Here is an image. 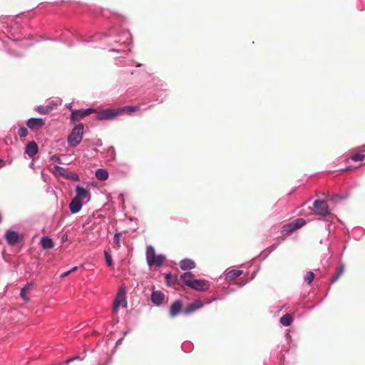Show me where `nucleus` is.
<instances>
[{"mask_svg":"<svg viewBox=\"0 0 365 365\" xmlns=\"http://www.w3.org/2000/svg\"><path fill=\"white\" fill-rule=\"evenodd\" d=\"M5 238L7 243L10 245H16L22 240V237L17 232L11 230H8L6 232Z\"/></svg>","mask_w":365,"mask_h":365,"instance_id":"nucleus-9","label":"nucleus"},{"mask_svg":"<svg viewBox=\"0 0 365 365\" xmlns=\"http://www.w3.org/2000/svg\"><path fill=\"white\" fill-rule=\"evenodd\" d=\"M51 110H52V108L51 107L44 106H40L36 108V110L39 114H43V115L49 113L51 111Z\"/></svg>","mask_w":365,"mask_h":365,"instance_id":"nucleus-25","label":"nucleus"},{"mask_svg":"<svg viewBox=\"0 0 365 365\" xmlns=\"http://www.w3.org/2000/svg\"><path fill=\"white\" fill-rule=\"evenodd\" d=\"M120 342V340H118V341L115 343V346Z\"/></svg>","mask_w":365,"mask_h":365,"instance_id":"nucleus-39","label":"nucleus"},{"mask_svg":"<svg viewBox=\"0 0 365 365\" xmlns=\"http://www.w3.org/2000/svg\"><path fill=\"white\" fill-rule=\"evenodd\" d=\"M365 158V155L364 154H355L351 157V160L354 161H362Z\"/></svg>","mask_w":365,"mask_h":365,"instance_id":"nucleus-29","label":"nucleus"},{"mask_svg":"<svg viewBox=\"0 0 365 365\" xmlns=\"http://www.w3.org/2000/svg\"><path fill=\"white\" fill-rule=\"evenodd\" d=\"M182 303L180 300L174 302L170 307L169 314L171 317L178 315L182 310Z\"/></svg>","mask_w":365,"mask_h":365,"instance_id":"nucleus-11","label":"nucleus"},{"mask_svg":"<svg viewBox=\"0 0 365 365\" xmlns=\"http://www.w3.org/2000/svg\"><path fill=\"white\" fill-rule=\"evenodd\" d=\"M51 160L53 161V162H58V163H60V159L58 156H56V155H53L51 157Z\"/></svg>","mask_w":365,"mask_h":365,"instance_id":"nucleus-31","label":"nucleus"},{"mask_svg":"<svg viewBox=\"0 0 365 365\" xmlns=\"http://www.w3.org/2000/svg\"><path fill=\"white\" fill-rule=\"evenodd\" d=\"M146 260L149 266L160 267L163 264L165 257L163 255H155L154 248L150 245L146 249Z\"/></svg>","mask_w":365,"mask_h":365,"instance_id":"nucleus-3","label":"nucleus"},{"mask_svg":"<svg viewBox=\"0 0 365 365\" xmlns=\"http://www.w3.org/2000/svg\"><path fill=\"white\" fill-rule=\"evenodd\" d=\"M93 112L94 110L92 108L73 110L71 115V118L73 121H78L81 119L83 118L84 117L89 115L91 113Z\"/></svg>","mask_w":365,"mask_h":365,"instance_id":"nucleus-8","label":"nucleus"},{"mask_svg":"<svg viewBox=\"0 0 365 365\" xmlns=\"http://www.w3.org/2000/svg\"><path fill=\"white\" fill-rule=\"evenodd\" d=\"M126 287L123 284L119 288L115 295V309L118 307L125 308L127 307Z\"/></svg>","mask_w":365,"mask_h":365,"instance_id":"nucleus-5","label":"nucleus"},{"mask_svg":"<svg viewBox=\"0 0 365 365\" xmlns=\"http://www.w3.org/2000/svg\"><path fill=\"white\" fill-rule=\"evenodd\" d=\"M140 110V107L138 106H126L122 108H115V117L118 115H121L124 114H130L131 113H134Z\"/></svg>","mask_w":365,"mask_h":365,"instance_id":"nucleus-10","label":"nucleus"},{"mask_svg":"<svg viewBox=\"0 0 365 365\" xmlns=\"http://www.w3.org/2000/svg\"><path fill=\"white\" fill-rule=\"evenodd\" d=\"M114 117V110L111 109H104L97 113L96 118L100 120L111 119Z\"/></svg>","mask_w":365,"mask_h":365,"instance_id":"nucleus-12","label":"nucleus"},{"mask_svg":"<svg viewBox=\"0 0 365 365\" xmlns=\"http://www.w3.org/2000/svg\"><path fill=\"white\" fill-rule=\"evenodd\" d=\"M314 273L313 272H308L306 277H304L305 282L310 284L314 279Z\"/></svg>","mask_w":365,"mask_h":365,"instance_id":"nucleus-27","label":"nucleus"},{"mask_svg":"<svg viewBox=\"0 0 365 365\" xmlns=\"http://www.w3.org/2000/svg\"><path fill=\"white\" fill-rule=\"evenodd\" d=\"M72 360H73L72 359H68V360L66 361V363H68V362L71 361Z\"/></svg>","mask_w":365,"mask_h":365,"instance_id":"nucleus-37","label":"nucleus"},{"mask_svg":"<svg viewBox=\"0 0 365 365\" xmlns=\"http://www.w3.org/2000/svg\"><path fill=\"white\" fill-rule=\"evenodd\" d=\"M81 207H82L81 201L80 200H78V198H75V197L71 200V202L69 205L70 210L73 214L78 212L81 210Z\"/></svg>","mask_w":365,"mask_h":365,"instance_id":"nucleus-16","label":"nucleus"},{"mask_svg":"<svg viewBox=\"0 0 365 365\" xmlns=\"http://www.w3.org/2000/svg\"><path fill=\"white\" fill-rule=\"evenodd\" d=\"M175 275H172L171 274H167L165 276V279L167 281H170V279H172Z\"/></svg>","mask_w":365,"mask_h":365,"instance_id":"nucleus-33","label":"nucleus"},{"mask_svg":"<svg viewBox=\"0 0 365 365\" xmlns=\"http://www.w3.org/2000/svg\"><path fill=\"white\" fill-rule=\"evenodd\" d=\"M183 281L187 287L198 291L204 292L209 289L210 284L208 281L204 279H195L191 272H185L180 277H175V282Z\"/></svg>","mask_w":365,"mask_h":365,"instance_id":"nucleus-1","label":"nucleus"},{"mask_svg":"<svg viewBox=\"0 0 365 365\" xmlns=\"http://www.w3.org/2000/svg\"><path fill=\"white\" fill-rule=\"evenodd\" d=\"M78 269V267H73L71 269H70L69 271L71 272V274L73 272H75L76 270Z\"/></svg>","mask_w":365,"mask_h":365,"instance_id":"nucleus-34","label":"nucleus"},{"mask_svg":"<svg viewBox=\"0 0 365 365\" xmlns=\"http://www.w3.org/2000/svg\"><path fill=\"white\" fill-rule=\"evenodd\" d=\"M292 321H293V319L291 317V315L289 314H286L280 318L281 324L286 327L291 325Z\"/></svg>","mask_w":365,"mask_h":365,"instance_id":"nucleus-22","label":"nucleus"},{"mask_svg":"<svg viewBox=\"0 0 365 365\" xmlns=\"http://www.w3.org/2000/svg\"><path fill=\"white\" fill-rule=\"evenodd\" d=\"M28 130L25 127H21L18 130V134L21 138H25L28 135Z\"/></svg>","mask_w":365,"mask_h":365,"instance_id":"nucleus-28","label":"nucleus"},{"mask_svg":"<svg viewBox=\"0 0 365 365\" xmlns=\"http://www.w3.org/2000/svg\"><path fill=\"white\" fill-rule=\"evenodd\" d=\"M314 211L319 215L327 216L329 214V209L326 201L317 200L313 205Z\"/></svg>","mask_w":365,"mask_h":365,"instance_id":"nucleus-6","label":"nucleus"},{"mask_svg":"<svg viewBox=\"0 0 365 365\" xmlns=\"http://www.w3.org/2000/svg\"><path fill=\"white\" fill-rule=\"evenodd\" d=\"M74 179L77 180L78 179V177L76 175V177H74Z\"/></svg>","mask_w":365,"mask_h":365,"instance_id":"nucleus-38","label":"nucleus"},{"mask_svg":"<svg viewBox=\"0 0 365 365\" xmlns=\"http://www.w3.org/2000/svg\"><path fill=\"white\" fill-rule=\"evenodd\" d=\"M105 258L108 266L110 267L113 264V257L111 250L108 249L104 251Z\"/></svg>","mask_w":365,"mask_h":365,"instance_id":"nucleus-23","label":"nucleus"},{"mask_svg":"<svg viewBox=\"0 0 365 365\" xmlns=\"http://www.w3.org/2000/svg\"><path fill=\"white\" fill-rule=\"evenodd\" d=\"M32 284H29L26 285L24 287L22 288L20 295L21 297L25 300L29 301V299L27 297L26 294L29 292V290L31 289Z\"/></svg>","mask_w":365,"mask_h":365,"instance_id":"nucleus-24","label":"nucleus"},{"mask_svg":"<svg viewBox=\"0 0 365 365\" xmlns=\"http://www.w3.org/2000/svg\"><path fill=\"white\" fill-rule=\"evenodd\" d=\"M306 224L303 218H297L290 223L286 224L282 227V232L285 235H289L294 230L302 227Z\"/></svg>","mask_w":365,"mask_h":365,"instance_id":"nucleus-4","label":"nucleus"},{"mask_svg":"<svg viewBox=\"0 0 365 365\" xmlns=\"http://www.w3.org/2000/svg\"><path fill=\"white\" fill-rule=\"evenodd\" d=\"M26 125L31 130H38L44 126L45 119L31 118L27 120Z\"/></svg>","mask_w":365,"mask_h":365,"instance_id":"nucleus-7","label":"nucleus"},{"mask_svg":"<svg viewBox=\"0 0 365 365\" xmlns=\"http://www.w3.org/2000/svg\"><path fill=\"white\" fill-rule=\"evenodd\" d=\"M41 245L43 249L50 250L54 247V243L48 237H43L41 240Z\"/></svg>","mask_w":365,"mask_h":365,"instance_id":"nucleus-19","label":"nucleus"},{"mask_svg":"<svg viewBox=\"0 0 365 365\" xmlns=\"http://www.w3.org/2000/svg\"><path fill=\"white\" fill-rule=\"evenodd\" d=\"M83 135V125L78 124L76 125L70 135L68 136V144L71 147L77 146L82 140Z\"/></svg>","mask_w":365,"mask_h":365,"instance_id":"nucleus-2","label":"nucleus"},{"mask_svg":"<svg viewBox=\"0 0 365 365\" xmlns=\"http://www.w3.org/2000/svg\"><path fill=\"white\" fill-rule=\"evenodd\" d=\"M70 274H71V272L68 270L67 272H65L62 273L61 274V278L66 277L68 276Z\"/></svg>","mask_w":365,"mask_h":365,"instance_id":"nucleus-32","label":"nucleus"},{"mask_svg":"<svg viewBox=\"0 0 365 365\" xmlns=\"http://www.w3.org/2000/svg\"><path fill=\"white\" fill-rule=\"evenodd\" d=\"M242 274V270L233 269L227 272L226 274V279L229 281L234 280L235 278L240 277Z\"/></svg>","mask_w":365,"mask_h":365,"instance_id":"nucleus-21","label":"nucleus"},{"mask_svg":"<svg viewBox=\"0 0 365 365\" xmlns=\"http://www.w3.org/2000/svg\"><path fill=\"white\" fill-rule=\"evenodd\" d=\"M3 163V160L0 159V163Z\"/></svg>","mask_w":365,"mask_h":365,"instance_id":"nucleus-40","label":"nucleus"},{"mask_svg":"<svg viewBox=\"0 0 365 365\" xmlns=\"http://www.w3.org/2000/svg\"><path fill=\"white\" fill-rule=\"evenodd\" d=\"M175 277H179L177 276V275H175L172 279H170V281H168V283L169 284H179V285H180L182 284H184L183 281L175 282Z\"/></svg>","mask_w":365,"mask_h":365,"instance_id":"nucleus-30","label":"nucleus"},{"mask_svg":"<svg viewBox=\"0 0 365 365\" xmlns=\"http://www.w3.org/2000/svg\"><path fill=\"white\" fill-rule=\"evenodd\" d=\"M203 303L200 300H195V302L188 304L185 309L184 312L185 314H190L195 310L202 307Z\"/></svg>","mask_w":365,"mask_h":365,"instance_id":"nucleus-14","label":"nucleus"},{"mask_svg":"<svg viewBox=\"0 0 365 365\" xmlns=\"http://www.w3.org/2000/svg\"><path fill=\"white\" fill-rule=\"evenodd\" d=\"M96 177L99 180H106L108 178V173L106 169L99 168L96 171Z\"/></svg>","mask_w":365,"mask_h":365,"instance_id":"nucleus-20","label":"nucleus"},{"mask_svg":"<svg viewBox=\"0 0 365 365\" xmlns=\"http://www.w3.org/2000/svg\"><path fill=\"white\" fill-rule=\"evenodd\" d=\"M195 262L190 259H184L180 262V267L182 270H190L195 268Z\"/></svg>","mask_w":365,"mask_h":365,"instance_id":"nucleus-17","label":"nucleus"},{"mask_svg":"<svg viewBox=\"0 0 365 365\" xmlns=\"http://www.w3.org/2000/svg\"><path fill=\"white\" fill-rule=\"evenodd\" d=\"M118 235L115 234V245L118 243Z\"/></svg>","mask_w":365,"mask_h":365,"instance_id":"nucleus-35","label":"nucleus"},{"mask_svg":"<svg viewBox=\"0 0 365 365\" xmlns=\"http://www.w3.org/2000/svg\"><path fill=\"white\" fill-rule=\"evenodd\" d=\"M344 268H345V267L344 264L340 266L336 274L331 279V283H334L335 282H336L339 279V278L344 273Z\"/></svg>","mask_w":365,"mask_h":365,"instance_id":"nucleus-26","label":"nucleus"},{"mask_svg":"<svg viewBox=\"0 0 365 365\" xmlns=\"http://www.w3.org/2000/svg\"><path fill=\"white\" fill-rule=\"evenodd\" d=\"M56 170L61 169V168L59 166H56Z\"/></svg>","mask_w":365,"mask_h":365,"instance_id":"nucleus-36","label":"nucleus"},{"mask_svg":"<svg viewBox=\"0 0 365 365\" xmlns=\"http://www.w3.org/2000/svg\"><path fill=\"white\" fill-rule=\"evenodd\" d=\"M164 298L165 295L160 291L153 292L151 294V300L156 305L161 304L164 300Z\"/></svg>","mask_w":365,"mask_h":365,"instance_id":"nucleus-15","label":"nucleus"},{"mask_svg":"<svg viewBox=\"0 0 365 365\" xmlns=\"http://www.w3.org/2000/svg\"><path fill=\"white\" fill-rule=\"evenodd\" d=\"M38 151V145L34 141H30L26 146V153L30 157L34 156Z\"/></svg>","mask_w":365,"mask_h":365,"instance_id":"nucleus-13","label":"nucleus"},{"mask_svg":"<svg viewBox=\"0 0 365 365\" xmlns=\"http://www.w3.org/2000/svg\"><path fill=\"white\" fill-rule=\"evenodd\" d=\"M76 196L75 197V198H78L81 201L82 199L86 198L89 195L88 191L86 189H85L83 187H81L79 185H78L76 187Z\"/></svg>","mask_w":365,"mask_h":365,"instance_id":"nucleus-18","label":"nucleus"}]
</instances>
